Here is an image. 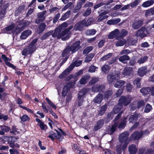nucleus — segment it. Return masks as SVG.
<instances>
[{
	"label": "nucleus",
	"instance_id": "f257e3e1",
	"mask_svg": "<svg viewBox=\"0 0 154 154\" xmlns=\"http://www.w3.org/2000/svg\"><path fill=\"white\" fill-rule=\"evenodd\" d=\"M73 27L72 26H71L68 28L63 31H62L58 27L56 28L54 32L52 34V36L53 37H57L58 39L62 38L63 40H66L68 39L71 35L69 31Z\"/></svg>",
	"mask_w": 154,
	"mask_h": 154
},
{
	"label": "nucleus",
	"instance_id": "f03ea898",
	"mask_svg": "<svg viewBox=\"0 0 154 154\" xmlns=\"http://www.w3.org/2000/svg\"><path fill=\"white\" fill-rule=\"evenodd\" d=\"M131 100V97L130 96L125 97L122 96L119 100V104L115 106L113 109V112L115 114H117L120 112L123 106H126L130 102Z\"/></svg>",
	"mask_w": 154,
	"mask_h": 154
},
{
	"label": "nucleus",
	"instance_id": "7ed1b4c3",
	"mask_svg": "<svg viewBox=\"0 0 154 154\" xmlns=\"http://www.w3.org/2000/svg\"><path fill=\"white\" fill-rule=\"evenodd\" d=\"M129 135V132L128 131H125L120 134L119 137V142L122 145V150L124 151L129 143L128 136Z\"/></svg>",
	"mask_w": 154,
	"mask_h": 154
},
{
	"label": "nucleus",
	"instance_id": "20e7f679",
	"mask_svg": "<svg viewBox=\"0 0 154 154\" xmlns=\"http://www.w3.org/2000/svg\"><path fill=\"white\" fill-rule=\"evenodd\" d=\"M37 40L38 39L37 38L33 40L28 48L23 50L22 54L25 56L28 54H31L36 49V43Z\"/></svg>",
	"mask_w": 154,
	"mask_h": 154
},
{
	"label": "nucleus",
	"instance_id": "39448f33",
	"mask_svg": "<svg viewBox=\"0 0 154 154\" xmlns=\"http://www.w3.org/2000/svg\"><path fill=\"white\" fill-rule=\"evenodd\" d=\"M82 63V61H76L72 63L59 76L60 78L62 79L67 75L75 66H78Z\"/></svg>",
	"mask_w": 154,
	"mask_h": 154
},
{
	"label": "nucleus",
	"instance_id": "423d86ee",
	"mask_svg": "<svg viewBox=\"0 0 154 154\" xmlns=\"http://www.w3.org/2000/svg\"><path fill=\"white\" fill-rule=\"evenodd\" d=\"M89 90V89H86L84 88L81 90L79 92L78 95V102L79 106H80L82 105L83 101L84 96L87 93H88Z\"/></svg>",
	"mask_w": 154,
	"mask_h": 154
},
{
	"label": "nucleus",
	"instance_id": "0eeeda50",
	"mask_svg": "<svg viewBox=\"0 0 154 154\" xmlns=\"http://www.w3.org/2000/svg\"><path fill=\"white\" fill-rule=\"evenodd\" d=\"M122 110L117 116L116 117L114 121V122L113 125H112L111 128L108 129V133L109 134H112L115 131L116 127L118 125V120L119 119L121 116V113L122 112Z\"/></svg>",
	"mask_w": 154,
	"mask_h": 154
},
{
	"label": "nucleus",
	"instance_id": "6e6552de",
	"mask_svg": "<svg viewBox=\"0 0 154 154\" xmlns=\"http://www.w3.org/2000/svg\"><path fill=\"white\" fill-rule=\"evenodd\" d=\"M105 88L104 85H94L92 88L91 90L90 89H89L88 91V93H87L88 94L90 93V91H91L92 92L94 93L97 92H101L103 91Z\"/></svg>",
	"mask_w": 154,
	"mask_h": 154
},
{
	"label": "nucleus",
	"instance_id": "1a4fd4ad",
	"mask_svg": "<svg viewBox=\"0 0 154 154\" xmlns=\"http://www.w3.org/2000/svg\"><path fill=\"white\" fill-rule=\"evenodd\" d=\"M120 75V74L118 72L115 73V75L109 73L107 76V80L110 83H112L114 80L118 79Z\"/></svg>",
	"mask_w": 154,
	"mask_h": 154
},
{
	"label": "nucleus",
	"instance_id": "9d476101",
	"mask_svg": "<svg viewBox=\"0 0 154 154\" xmlns=\"http://www.w3.org/2000/svg\"><path fill=\"white\" fill-rule=\"evenodd\" d=\"M148 33V32L145 28L142 27L137 31L135 35L137 37L139 36L141 38H143L146 36V34Z\"/></svg>",
	"mask_w": 154,
	"mask_h": 154
},
{
	"label": "nucleus",
	"instance_id": "9b49d317",
	"mask_svg": "<svg viewBox=\"0 0 154 154\" xmlns=\"http://www.w3.org/2000/svg\"><path fill=\"white\" fill-rule=\"evenodd\" d=\"M119 30L118 29H116L110 33L108 35V38L112 39L116 37V39L118 40L120 38L119 37Z\"/></svg>",
	"mask_w": 154,
	"mask_h": 154
},
{
	"label": "nucleus",
	"instance_id": "f8f14e48",
	"mask_svg": "<svg viewBox=\"0 0 154 154\" xmlns=\"http://www.w3.org/2000/svg\"><path fill=\"white\" fill-rule=\"evenodd\" d=\"M80 42L78 41L75 42L71 46H70V50L72 53L77 51L81 47Z\"/></svg>",
	"mask_w": 154,
	"mask_h": 154
},
{
	"label": "nucleus",
	"instance_id": "ddd939ff",
	"mask_svg": "<svg viewBox=\"0 0 154 154\" xmlns=\"http://www.w3.org/2000/svg\"><path fill=\"white\" fill-rule=\"evenodd\" d=\"M85 20H83L80 22L77 23L75 26L74 29L75 30H82L83 28L85 26Z\"/></svg>",
	"mask_w": 154,
	"mask_h": 154
},
{
	"label": "nucleus",
	"instance_id": "4468645a",
	"mask_svg": "<svg viewBox=\"0 0 154 154\" xmlns=\"http://www.w3.org/2000/svg\"><path fill=\"white\" fill-rule=\"evenodd\" d=\"M46 13V11H45L38 14V18L35 20L36 23H39L40 22L43 20L45 17V15Z\"/></svg>",
	"mask_w": 154,
	"mask_h": 154
},
{
	"label": "nucleus",
	"instance_id": "2eb2a0df",
	"mask_svg": "<svg viewBox=\"0 0 154 154\" xmlns=\"http://www.w3.org/2000/svg\"><path fill=\"white\" fill-rule=\"evenodd\" d=\"M142 134L143 131H140L139 132L137 131L135 132L130 136V139L134 140H137L140 138Z\"/></svg>",
	"mask_w": 154,
	"mask_h": 154
},
{
	"label": "nucleus",
	"instance_id": "dca6fc26",
	"mask_svg": "<svg viewBox=\"0 0 154 154\" xmlns=\"http://www.w3.org/2000/svg\"><path fill=\"white\" fill-rule=\"evenodd\" d=\"M72 87V83L69 82L67 84L66 86H64L62 91V95L64 96L66 95L68 91Z\"/></svg>",
	"mask_w": 154,
	"mask_h": 154
},
{
	"label": "nucleus",
	"instance_id": "f3484780",
	"mask_svg": "<svg viewBox=\"0 0 154 154\" xmlns=\"http://www.w3.org/2000/svg\"><path fill=\"white\" fill-rule=\"evenodd\" d=\"M103 97L102 94H98L94 99L93 101L95 103L100 104L103 100Z\"/></svg>",
	"mask_w": 154,
	"mask_h": 154
},
{
	"label": "nucleus",
	"instance_id": "a211bd4d",
	"mask_svg": "<svg viewBox=\"0 0 154 154\" xmlns=\"http://www.w3.org/2000/svg\"><path fill=\"white\" fill-rule=\"evenodd\" d=\"M32 31L29 29L26 30L22 33L20 38L22 39H25L32 33Z\"/></svg>",
	"mask_w": 154,
	"mask_h": 154
},
{
	"label": "nucleus",
	"instance_id": "6ab92c4d",
	"mask_svg": "<svg viewBox=\"0 0 154 154\" xmlns=\"http://www.w3.org/2000/svg\"><path fill=\"white\" fill-rule=\"evenodd\" d=\"M132 71L133 69L132 67H127L125 68L122 73V75H123L122 77L129 75L132 72Z\"/></svg>",
	"mask_w": 154,
	"mask_h": 154
},
{
	"label": "nucleus",
	"instance_id": "aec40b11",
	"mask_svg": "<svg viewBox=\"0 0 154 154\" xmlns=\"http://www.w3.org/2000/svg\"><path fill=\"white\" fill-rule=\"evenodd\" d=\"M147 72L146 67L143 66L140 67L138 71V73L140 76H143Z\"/></svg>",
	"mask_w": 154,
	"mask_h": 154
},
{
	"label": "nucleus",
	"instance_id": "412c9836",
	"mask_svg": "<svg viewBox=\"0 0 154 154\" xmlns=\"http://www.w3.org/2000/svg\"><path fill=\"white\" fill-rule=\"evenodd\" d=\"M140 116V115L135 114L131 116L129 118V120L130 122L133 123L136 121Z\"/></svg>",
	"mask_w": 154,
	"mask_h": 154
},
{
	"label": "nucleus",
	"instance_id": "4be33fe9",
	"mask_svg": "<svg viewBox=\"0 0 154 154\" xmlns=\"http://www.w3.org/2000/svg\"><path fill=\"white\" fill-rule=\"evenodd\" d=\"M104 121L103 120L101 119L98 121L95 125L94 130L96 131L100 128L103 125Z\"/></svg>",
	"mask_w": 154,
	"mask_h": 154
},
{
	"label": "nucleus",
	"instance_id": "5701e85b",
	"mask_svg": "<svg viewBox=\"0 0 154 154\" xmlns=\"http://www.w3.org/2000/svg\"><path fill=\"white\" fill-rule=\"evenodd\" d=\"M108 13V12L107 11H104L101 13L99 15V17L98 18L97 21L99 22L102 21L104 19L107 18L108 16L106 15L105 14Z\"/></svg>",
	"mask_w": 154,
	"mask_h": 154
},
{
	"label": "nucleus",
	"instance_id": "b1692460",
	"mask_svg": "<svg viewBox=\"0 0 154 154\" xmlns=\"http://www.w3.org/2000/svg\"><path fill=\"white\" fill-rule=\"evenodd\" d=\"M128 149L130 154H135L137 150L136 146L134 145H130L129 146Z\"/></svg>",
	"mask_w": 154,
	"mask_h": 154
},
{
	"label": "nucleus",
	"instance_id": "393cba45",
	"mask_svg": "<svg viewBox=\"0 0 154 154\" xmlns=\"http://www.w3.org/2000/svg\"><path fill=\"white\" fill-rule=\"evenodd\" d=\"M143 21L140 20L135 21L133 25V27L135 29L139 28L142 24Z\"/></svg>",
	"mask_w": 154,
	"mask_h": 154
},
{
	"label": "nucleus",
	"instance_id": "a878e982",
	"mask_svg": "<svg viewBox=\"0 0 154 154\" xmlns=\"http://www.w3.org/2000/svg\"><path fill=\"white\" fill-rule=\"evenodd\" d=\"M127 119V118L124 117L121 119V122L118 126L119 128L122 129L124 128L127 122V121H126Z\"/></svg>",
	"mask_w": 154,
	"mask_h": 154
},
{
	"label": "nucleus",
	"instance_id": "bb28decb",
	"mask_svg": "<svg viewBox=\"0 0 154 154\" xmlns=\"http://www.w3.org/2000/svg\"><path fill=\"white\" fill-rule=\"evenodd\" d=\"M154 3V0H148V1L144 2L142 5L143 7L146 8L152 5Z\"/></svg>",
	"mask_w": 154,
	"mask_h": 154
},
{
	"label": "nucleus",
	"instance_id": "cd10ccee",
	"mask_svg": "<svg viewBox=\"0 0 154 154\" xmlns=\"http://www.w3.org/2000/svg\"><path fill=\"white\" fill-rule=\"evenodd\" d=\"M125 84V81L120 80L117 81L114 84V86L117 88H120Z\"/></svg>",
	"mask_w": 154,
	"mask_h": 154
},
{
	"label": "nucleus",
	"instance_id": "c85d7f7f",
	"mask_svg": "<svg viewBox=\"0 0 154 154\" xmlns=\"http://www.w3.org/2000/svg\"><path fill=\"white\" fill-rule=\"evenodd\" d=\"M70 46H68L67 48L64 49L62 54V57H66L70 53Z\"/></svg>",
	"mask_w": 154,
	"mask_h": 154
},
{
	"label": "nucleus",
	"instance_id": "c756f323",
	"mask_svg": "<svg viewBox=\"0 0 154 154\" xmlns=\"http://www.w3.org/2000/svg\"><path fill=\"white\" fill-rule=\"evenodd\" d=\"M46 25L45 23H42L37 29V32L38 33H40L42 32L46 27Z\"/></svg>",
	"mask_w": 154,
	"mask_h": 154
},
{
	"label": "nucleus",
	"instance_id": "7c9ffc66",
	"mask_svg": "<svg viewBox=\"0 0 154 154\" xmlns=\"http://www.w3.org/2000/svg\"><path fill=\"white\" fill-rule=\"evenodd\" d=\"M88 76H83L79 81V82L81 85L85 84L88 82Z\"/></svg>",
	"mask_w": 154,
	"mask_h": 154
},
{
	"label": "nucleus",
	"instance_id": "2f4dec72",
	"mask_svg": "<svg viewBox=\"0 0 154 154\" xmlns=\"http://www.w3.org/2000/svg\"><path fill=\"white\" fill-rule=\"evenodd\" d=\"M107 108V105L106 104L102 106L99 112L98 115L100 116L103 115L105 113V111L106 109Z\"/></svg>",
	"mask_w": 154,
	"mask_h": 154
},
{
	"label": "nucleus",
	"instance_id": "473e14b6",
	"mask_svg": "<svg viewBox=\"0 0 154 154\" xmlns=\"http://www.w3.org/2000/svg\"><path fill=\"white\" fill-rule=\"evenodd\" d=\"M150 88H143L140 90V92L143 95H145L149 94Z\"/></svg>",
	"mask_w": 154,
	"mask_h": 154
},
{
	"label": "nucleus",
	"instance_id": "72a5a7b5",
	"mask_svg": "<svg viewBox=\"0 0 154 154\" xmlns=\"http://www.w3.org/2000/svg\"><path fill=\"white\" fill-rule=\"evenodd\" d=\"M130 58L127 55H125L121 56L119 58V60L123 63H125L126 60H128Z\"/></svg>",
	"mask_w": 154,
	"mask_h": 154
},
{
	"label": "nucleus",
	"instance_id": "f704fd0d",
	"mask_svg": "<svg viewBox=\"0 0 154 154\" xmlns=\"http://www.w3.org/2000/svg\"><path fill=\"white\" fill-rule=\"evenodd\" d=\"M126 40L123 39L122 40H119L116 42V46H123L126 43Z\"/></svg>",
	"mask_w": 154,
	"mask_h": 154
},
{
	"label": "nucleus",
	"instance_id": "c9c22d12",
	"mask_svg": "<svg viewBox=\"0 0 154 154\" xmlns=\"http://www.w3.org/2000/svg\"><path fill=\"white\" fill-rule=\"evenodd\" d=\"M128 34V32L125 29H122L121 31L119 33V37L120 39L122 38L123 37L126 35Z\"/></svg>",
	"mask_w": 154,
	"mask_h": 154
},
{
	"label": "nucleus",
	"instance_id": "e433bc0d",
	"mask_svg": "<svg viewBox=\"0 0 154 154\" xmlns=\"http://www.w3.org/2000/svg\"><path fill=\"white\" fill-rule=\"evenodd\" d=\"M112 55V53H110L108 54L107 55L103 57L100 59V61H103L106 60L110 58Z\"/></svg>",
	"mask_w": 154,
	"mask_h": 154
},
{
	"label": "nucleus",
	"instance_id": "4c0bfd02",
	"mask_svg": "<svg viewBox=\"0 0 154 154\" xmlns=\"http://www.w3.org/2000/svg\"><path fill=\"white\" fill-rule=\"evenodd\" d=\"M60 132H57V135L56 138L60 140H62L63 138V135L64 134L63 132L61 130H60Z\"/></svg>",
	"mask_w": 154,
	"mask_h": 154
},
{
	"label": "nucleus",
	"instance_id": "58836bf2",
	"mask_svg": "<svg viewBox=\"0 0 154 154\" xmlns=\"http://www.w3.org/2000/svg\"><path fill=\"white\" fill-rule=\"evenodd\" d=\"M112 2H113L112 0H110L108 2H107L106 4H105L103 3H100L97 4L96 5H95L94 6V9H97V8H99L104 5L109 4L110 3H112Z\"/></svg>",
	"mask_w": 154,
	"mask_h": 154
},
{
	"label": "nucleus",
	"instance_id": "ea45409f",
	"mask_svg": "<svg viewBox=\"0 0 154 154\" xmlns=\"http://www.w3.org/2000/svg\"><path fill=\"white\" fill-rule=\"evenodd\" d=\"M150 15H154V8H151L147 10L145 13V15L146 16H149Z\"/></svg>",
	"mask_w": 154,
	"mask_h": 154
},
{
	"label": "nucleus",
	"instance_id": "a19ab883",
	"mask_svg": "<svg viewBox=\"0 0 154 154\" xmlns=\"http://www.w3.org/2000/svg\"><path fill=\"white\" fill-rule=\"evenodd\" d=\"M94 57V55L91 54L88 55L85 57V61L86 62H90Z\"/></svg>",
	"mask_w": 154,
	"mask_h": 154
},
{
	"label": "nucleus",
	"instance_id": "79ce46f5",
	"mask_svg": "<svg viewBox=\"0 0 154 154\" xmlns=\"http://www.w3.org/2000/svg\"><path fill=\"white\" fill-rule=\"evenodd\" d=\"M148 57L147 56H145L143 57H141L139 58L137 60V62L140 64L143 63L145 62L147 60Z\"/></svg>",
	"mask_w": 154,
	"mask_h": 154
},
{
	"label": "nucleus",
	"instance_id": "37998d69",
	"mask_svg": "<svg viewBox=\"0 0 154 154\" xmlns=\"http://www.w3.org/2000/svg\"><path fill=\"white\" fill-rule=\"evenodd\" d=\"M46 101H47L48 104L52 108L56 109L57 108L56 106L48 98H46Z\"/></svg>",
	"mask_w": 154,
	"mask_h": 154
},
{
	"label": "nucleus",
	"instance_id": "c03bdc74",
	"mask_svg": "<svg viewBox=\"0 0 154 154\" xmlns=\"http://www.w3.org/2000/svg\"><path fill=\"white\" fill-rule=\"evenodd\" d=\"M93 49V47L92 46H89L87 47L83 51V54H88Z\"/></svg>",
	"mask_w": 154,
	"mask_h": 154
},
{
	"label": "nucleus",
	"instance_id": "a18cd8bd",
	"mask_svg": "<svg viewBox=\"0 0 154 154\" xmlns=\"http://www.w3.org/2000/svg\"><path fill=\"white\" fill-rule=\"evenodd\" d=\"M110 69L108 65H105L102 67V70L105 73H106L109 72Z\"/></svg>",
	"mask_w": 154,
	"mask_h": 154
},
{
	"label": "nucleus",
	"instance_id": "49530a36",
	"mask_svg": "<svg viewBox=\"0 0 154 154\" xmlns=\"http://www.w3.org/2000/svg\"><path fill=\"white\" fill-rule=\"evenodd\" d=\"M70 14V11L67 12L61 18V20H66L69 17Z\"/></svg>",
	"mask_w": 154,
	"mask_h": 154
},
{
	"label": "nucleus",
	"instance_id": "de8ad7c7",
	"mask_svg": "<svg viewBox=\"0 0 154 154\" xmlns=\"http://www.w3.org/2000/svg\"><path fill=\"white\" fill-rule=\"evenodd\" d=\"M112 94V91H109L106 92L104 94V98L108 99Z\"/></svg>",
	"mask_w": 154,
	"mask_h": 154
},
{
	"label": "nucleus",
	"instance_id": "09e8293b",
	"mask_svg": "<svg viewBox=\"0 0 154 154\" xmlns=\"http://www.w3.org/2000/svg\"><path fill=\"white\" fill-rule=\"evenodd\" d=\"M49 135L48 136L49 138L51 139L52 140H54L55 138H56L57 134L53 132H50L49 133Z\"/></svg>",
	"mask_w": 154,
	"mask_h": 154
},
{
	"label": "nucleus",
	"instance_id": "8fccbe9b",
	"mask_svg": "<svg viewBox=\"0 0 154 154\" xmlns=\"http://www.w3.org/2000/svg\"><path fill=\"white\" fill-rule=\"evenodd\" d=\"M21 24H19L17 25V27H16L15 29L16 30H12V32L13 34L16 33L18 32H20V31L21 30L22 27H20V26L21 25Z\"/></svg>",
	"mask_w": 154,
	"mask_h": 154
},
{
	"label": "nucleus",
	"instance_id": "3c124183",
	"mask_svg": "<svg viewBox=\"0 0 154 154\" xmlns=\"http://www.w3.org/2000/svg\"><path fill=\"white\" fill-rule=\"evenodd\" d=\"M98 69L97 67L93 65L91 66L89 68L88 71L90 72H94Z\"/></svg>",
	"mask_w": 154,
	"mask_h": 154
},
{
	"label": "nucleus",
	"instance_id": "603ef678",
	"mask_svg": "<svg viewBox=\"0 0 154 154\" xmlns=\"http://www.w3.org/2000/svg\"><path fill=\"white\" fill-rule=\"evenodd\" d=\"M5 13V10L3 9L2 7L0 6V17L1 19L4 17Z\"/></svg>",
	"mask_w": 154,
	"mask_h": 154
},
{
	"label": "nucleus",
	"instance_id": "864d4df0",
	"mask_svg": "<svg viewBox=\"0 0 154 154\" xmlns=\"http://www.w3.org/2000/svg\"><path fill=\"white\" fill-rule=\"evenodd\" d=\"M152 109V106L149 104H147L145 108L144 112L146 113H148Z\"/></svg>",
	"mask_w": 154,
	"mask_h": 154
},
{
	"label": "nucleus",
	"instance_id": "5fc2aeb1",
	"mask_svg": "<svg viewBox=\"0 0 154 154\" xmlns=\"http://www.w3.org/2000/svg\"><path fill=\"white\" fill-rule=\"evenodd\" d=\"M20 130L17 129L15 127H13L12 128V131L11 132H12L14 134L17 135L19 134L20 132Z\"/></svg>",
	"mask_w": 154,
	"mask_h": 154
},
{
	"label": "nucleus",
	"instance_id": "6e6d98bb",
	"mask_svg": "<svg viewBox=\"0 0 154 154\" xmlns=\"http://www.w3.org/2000/svg\"><path fill=\"white\" fill-rule=\"evenodd\" d=\"M139 3V1L138 0H136L134 2L130 3L129 5H130V6L131 8H134L135 6H136L138 5Z\"/></svg>",
	"mask_w": 154,
	"mask_h": 154
},
{
	"label": "nucleus",
	"instance_id": "4d7b16f0",
	"mask_svg": "<svg viewBox=\"0 0 154 154\" xmlns=\"http://www.w3.org/2000/svg\"><path fill=\"white\" fill-rule=\"evenodd\" d=\"M94 20L92 18H90L87 21L85 20V26H88L90 25L91 23H94Z\"/></svg>",
	"mask_w": 154,
	"mask_h": 154
},
{
	"label": "nucleus",
	"instance_id": "13d9d810",
	"mask_svg": "<svg viewBox=\"0 0 154 154\" xmlns=\"http://www.w3.org/2000/svg\"><path fill=\"white\" fill-rule=\"evenodd\" d=\"M21 121L23 122H25L26 121L29 120V118L28 116L25 115H23L22 117L20 118Z\"/></svg>",
	"mask_w": 154,
	"mask_h": 154
},
{
	"label": "nucleus",
	"instance_id": "bf43d9fd",
	"mask_svg": "<svg viewBox=\"0 0 154 154\" xmlns=\"http://www.w3.org/2000/svg\"><path fill=\"white\" fill-rule=\"evenodd\" d=\"M96 32V31L95 30L92 29L87 30V34L88 35H94Z\"/></svg>",
	"mask_w": 154,
	"mask_h": 154
},
{
	"label": "nucleus",
	"instance_id": "052dcab7",
	"mask_svg": "<svg viewBox=\"0 0 154 154\" xmlns=\"http://www.w3.org/2000/svg\"><path fill=\"white\" fill-rule=\"evenodd\" d=\"M67 23L64 22L60 26H58V27L62 31L67 26Z\"/></svg>",
	"mask_w": 154,
	"mask_h": 154
},
{
	"label": "nucleus",
	"instance_id": "680f3d73",
	"mask_svg": "<svg viewBox=\"0 0 154 154\" xmlns=\"http://www.w3.org/2000/svg\"><path fill=\"white\" fill-rule=\"evenodd\" d=\"M137 42V40L131 39L128 42V45H135Z\"/></svg>",
	"mask_w": 154,
	"mask_h": 154
},
{
	"label": "nucleus",
	"instance_id": "e2e57ef3",
	"mask_svg": "<svg viewBox=\"0 0 154 154\" xmlns=\"http://www.w3.org/2000/svg\"><path fill=\"white\" fill-rule=\"evenodd\" d=\"M39 126L40 128L42 130H45L47 128V125H45L43 122H41V124H39Z\"/></svg>",
	"mask_w": 154,
	"mask_h": 154
},
{
	"label": "nucleus",
	"instance_id": "0e129e2a",
	"mask_svg": "<svg viewBox=\"0 0 154 154\" xmlns=\"http://www.w3.org/2000/svg\"><path fill=\"white\" fill-rule=\"evenodd\" d=\"M1 130L3 131L4 132H7L10 130L9 128L5 126H1Z\"/></svg>",
	"mask_w": 154,
	"mask_h": 154
},
{
	"label": "nucleus",
	"instance_id": "69168bd1",
	"mask_svg": "<svg viewBox=\"0 0 154 154\" xmlns=\"http://www.w3.org/2000/svg\"><path fill=\"white\" fill-rule=\"evenodd\" d=\"M98 81L97 78L94 77L92 78L91 80L89 82V84L90 85L93 84L95 83Z\"/></svg>",
	"mask_w": 154,
	"mask_h": 154
},
{
	"label": "nucleus",
	"instance_id": "338daca9",
	"mask_svg": "<svg viewBox=\"0 0 154 154\" xmlns=\"http://www.w3.org/2000/svg\"><path fill=\"white\" fill-rule=\"evenodd\" d=\"M105 42V39H103L100 41L98 43V46L99 48L102 47Z\"/></svg>",
	"mask_w": 154,
	"mask_h": 154
},
{
	"label": "nucleus",
	"instance_id": "774afa93",
	"mask_svg": "<svg viewBox=\"0 0 154 154\" xmlns=\"http://www.w3.org/2000/svg\"><path fill=\"white\" fill-rule=\"evenodd\" d=\"M121 145H118L116 146V151L118 154H121L122 153Z\"/></svg>",
	"mask_w": 154,
	"mask_h": 154
}]
</instances>
